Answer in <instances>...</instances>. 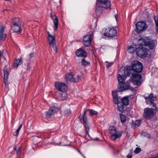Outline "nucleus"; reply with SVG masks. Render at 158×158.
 Here are the masks:
<instances>
[{
	"label": "nucleus",
	"instance_id": "obj_39",
	"mask_svg": "<svg viewBox=\"0 0 158 158\" xmlns=\"http://www.w3.org/2000/svg\"><path fill=\"white\" fill-rule=\"evenodd\" d=\"M142 135H143V136L148 138H150V135L149 134H148L146 132H144L142 133Z\"/></svg>",
	"mask_w": 158,
	"mask_h": 158
},
{
	"label": "nucleus",
	"instance_id": "obj_7",
	"mask_svg": "<svg viewBox=\"0 0 158 158\" xmlns=\"http://www.w3.org/2000/svg\"><path fill=\"white\" fill-rule=\"evenodd\" d=\"M59 110V108L57 106V104H54L50 106L48 110L45 113V116L48 119L50 118L51 116L54 115Z\"/></svg>",
	"mask_w": 158,
	"mask_h": 158
},
{
	"label": "nucleus",
	"instance_id": "obj_43",
	"mask_svg": "<svg viewBox=\"0 0 158 158\" xmlns=\"http://www.w3.org/2000/svg\"><path fill=\"white\" fill-rule=\"evenodd\" d=\"M47 32L48 34V36H52V35L50 34L49 31H47Z\"/></svg>",
	"mask_w": 158,
	"mask_h": 158
},
{
	"label": "nucleus",
	"instance_id": "obj_29",
	"mask_svg": "<svg viewBox=\"0 0 158 158\" xmlns=\"http://www.w3.org/2000/svg\"><path fill=\"white\" fill-rule=\"evenodd\" d=\"M66 91L61 92L59 94V96L61 97L62 100H66L67 98Z\"/></svg>",
	"mask_w": 158,
	"mask_h": 158
},
{
	"label": "nucleus",
	"instance_id": "obj_26",
	"mask_svg": "<svg viewBox=\"0 0 158 158\" xmlns=\"http://www.w3.org/2000/svg\"><path fill=\"white\" fill-rule=\"evenodd\" d=\"M4 82L5 85H6V83L7 82V79L8 78L9 73L6 69H4Z\"/></svg>",
	"mask_w": 158,
	"mask_h": 158
},
{
	"label": "nucleus",
	"instance_id": "obj_38",
	"mask_svg": "<svg viewBox=\"0 0 158 158\" xmlns=\"http://www.w3.org/2000/svg\"><path fill=\"white\" fill-rule=\"evenodd\" d=\"M22 148V146H20L18 150L16 151V154L17 155V156H18L20 154L21 151V149Z\"/></svg>",
	"mask_w": 158,
	"mask_h": 158
},
{
	"label": "nucleus",
	"instance_id": "obj_17",
	"mask_svg": "<svg viewBox=\"0 0 158 158\" xmlns=\"http://www.w3.org/2000/svg\"><path fill=\"white\" fill-rule=\"evenodd\" d=\"M143 41L144 46H148L150 49L152 50L153 49L154 47L156 46L157 44L156 41H153L150 42L147 41L144 39H143Z\"/></svg>",
	"mask_w": 158,
	"mask_h": 158
},
{
	"label": "nucleus",
	"instance_id": "obj_10",
	"mask_svg": "<svg viewBox=\"0 0 158 158\" xmlns=\"http://www.w3.org/2000/svg\"><path fill=\"white\" fill-rule=\"evenodd\" d=\"M134 73H140L143 69V66L142 64L137 60L132 61L131 64Z\"/></svg>",
	"mask_w": 158,
	"mask_h": 158
},
{
	"label": "nucleus",
	"instance_id": "obj_30",
	"mask_svg": "<svg viewBox=\"0 0 158 158\" xmlns=\"http://www.w3.org/2000/svg\"><path fill=\"white\" fill-rule=\"evenodd\" d=\"M120 116L121 123H124L126 121V116L124 114L121 113L120 114Z\"/></svg>",
	"mask_w": 158,
	"mask_h": 158
},
{
	"label": "nucleus",
	"instance_id": "obj_11",
	"mask_svg": "<svg viewBox=\"0 0 158 158\" xmlns=\"http://www.w3.org/2000/svg\"><path fill=\"white\" fill-rule=\"evenodd\" d=\"M135 31L137 33H140L145 31L147 28L148 26L144 21H139L135 25Z\"/></svg>",
	"mask_w": 158,
	"mask_h": 158
},
{
	"label": "nucleus",
	"instance_id": "obj_19",
	"mask_svg": "<svg viewBox=\"0 0 158 158\" xmlns=\"http://www.w3.org/2000/svg\"><path fill=\"white\" fill-rule=\"evenodd\" d=\"M145 98L146 101H149L150 103V105L156 107V103L154 102V101L156 99V97H154L152 93H151L148 97H145Z\"/></svg>",
	"mask_w": 158,
	"mask_h": 158
},
{
	"label": "nucleus",
	"instance_id": "obj_37",
	"mask_svg": "<svg viewBox=\"0 0 158 158\" xmlns=\"http://www.w3.org/2000/svg\"><path fill=\"white\" fill-rule=\"evenodd\" d=\"M141 151V148L139 147L136 148L135 150H134V152L135 154H138Z\"/></svg>",
	"mask_w": 158,
	"mask_h": 158
},
{
	"label": "nucleus",
	"instance_id": "obj_1",
	"mask_svg": "<svg viewBox=\"0 0 158 158\" xmlns=\"http://www.w3.org/2000/svg\"><path fill=\"white\" fill-rule=\"evenodd\" d=\"M112 95L113 102L115 104L117 105L118 110L122 113H123L126 110L125 109V107L129 105V97L133 96L131 95L126 96L120 99V97H118V91L114 92L113 91H112Z\"/></svg>",
	"mask_w": 158,
	"mask_h": 158
},
{
	"label": "nucleus",
	"instance_id": "obj_16",
	"mask_svg": "<svg viewBox=\"0 0 158 158\" xmlns=\"http://www.w3.org/2000/svg\"><path fill=\"white\" fill-rule=\"evenodd\" d=\"M124 72L125 75L127 77L131 76L134 73L131 65H127L124 69Z\"/></svg>",
	"mask_w": 158,
	"mask_h": 158
},
{
	"label": "nucleus",
	"instance_id": "obj_44",
	"mask_svg": "<svg viewBox=\"0 0 158 158\" xmlns=\"http://www.w3.org/2000/svg\"><path fill=\"white\" fill-rule=\"evenodd\" d=\"M17 149V146L16 145H15L14 146V148H13V150L15 151Z\"/></svg>",
	"mask_w": 158,
	"mask_h": 158
},
{
	"label": "nucleus",
	"instance_id": "obj_5",
	"mask_svg": "<svg viewBox=\"0 0 158 158\" xmlns=\"http://www.w3.org/2000/svg\"><path fill=\"white\" fill-rule=\"evenodd\" d=\"M109 133L111 134L110 137L113 141H115L118 138H120L123 134L121 131H118L117 133L116 129L114 126L109 127Z\"/></svg>",
	"mask_w": 158,
	"mask_h": 158
},
{
	"label": "nucleus",
	"instance_id": "obj_4",
	"mask_svg": "<svg viewBox=\"0 0 158 158\" xmlns=\"http://www.w3.org/2000/svg\"><path fill=\"white\" fill-rule=\"evenodd\" d=\"M87 112V110H84L82 118L81 115L78 117V118L80 119L81 123L83 124L85 127V135L82 136L84 138L87 136L90 137L89 133V131L90 126L86 116Z\"/></svg>",
	"mask_w": 158,
	"mask_h": 158
},
{
	"label": "nucleus",
	"instance_id": "obj_9",
	"mask_svg": "<svg viewBox=\"0 0 158 158\" xmlns=\"http://www.w3.org/2000/svg\"><path fill=\"white\" fill-rule=\"evenodd\" d=\"M148 50L144 48L143 44L136 48V54L141 58H145L148 55Z\"/></svg>",
	"mask_w": 158,
	"mask_h": 158
},
{
	"label": "nucleus",
	"instance_id": "obj_51",
	"mask_svg": "<svg viewBox=\"0 0 158 158\" xmlns=\"http://www.w3.org/2000/svg\"><path fill=\"white\" fill-rule=\"evenodd\" d=\"M157 137L158 138V135H157Z\"/></svg>",
	"mask_w": 158,
	"mask_h": 158
},
{
	"label": "nucleus",
	"instance_id": "obj_6",
	"mask_svg": "<svg viewBox=\"0 0 158 158\" xmlns=\"http://www.w3.org/2000/svg\"><path fill=\"white\" fill-rule=\"evenodd\" d=\"M102 34L106 37L112 38L117 35V31L114 27L105 28L102 30Z\"/></svg>",
	"mask_w": 158,
	"mask_h": 158
},
{
	"label": "nucleus",
	"instance_id": "obj_41",
	"mask_svg": "<svg viewBox=\"0 0 158 158\" xmlns=\"http://www.w3.org/2000/svg\"><path fill=\"white\" fill-rule=\"evenodd\" d=\"M105 63H107V64L106 65V67L107 68H109L111 66H112L113 65V62H110H110H109L107 61H106L105 62Z\"/></svg>",
	"mask_w": 158,
	"mask_h": 158
},
{
	"label": "nucleus",
	"instance_id": "obj_15",
	"mask_svg": "<svg viewBox=\"0 0 158 158\" xmlns=\"http://www.w3.org/2000/svg\"><path fill=\"white\" fill-rule=\"evenodd\" d=\"M55 86L60 91H66L68 88L67 85L64 83L56 82L55 83Z\"/></svg>",
	"mask_w": 158,
	"mask_h": 158
},
{
	"label": "nucleus",
	"instance_id": "obj_49",
	"mask_svg": "<svg viewBox=\"0 0 158 158\" xmlns=\"http://www.w3.org/2000/svg\"><path fill=\"white\" fill-rule=\"evenodd\" d=\"M78 152H79L80 154H81V152H80V151H78Z\"/></svg>",
	"mask_w": 158,
	"mask_h": 158
},
{
	"label": "nucleus",
	"instance_id": "obj_45",
	"mask_svg": "<svg viewBox=\"0 0 158 158\" xmlns=\"http://www.w3.org/2000/svg\"><path fill=\"white\" fill-rule=\"evenodd\" d=\"M115 18L116 20L117 21V18H118V16H117V15H115Z\"/></svg>",
	"mask_w": 158,
	"mask_h": 158
},
{
	"label": "nucleus",
	"instance_id": "obj_40",
	"mask_svg": "<svg viewBox=\"0 0 158 158\" xmlns=\"http://www.w3.org/2000/svg\"><path fill=\"white\" fill-rule=\"evenodd\" d=\"M62 143L61 142H60L59 143H50V144H54L55 145H62V146H69V145H66V144H61Z\"/></svg>",
	"mask_w": 158,
	"mask_h": 158
},
{
	"label": "nucleus",
	"instance_id": "obj_22",
	"mask_svg": "<svg viewBox=\"0 0 158 158\" xmlns=\"http://www.w3.org/2000/svg\"><path fill=\"white\" fill-rule=\"evenodd\" d=\"M50 17L52 20L53 21L54 23V26L55 27L54 30L55 31L57 30L58 29V20L56 16L55 15H52L51 13Z\"/></svg>",
	"mask_w": 158,
	"mask_h": 158
},
{
	"label": "nucleus",
	"instance_id": "obj_8",
	"mask_svg": "<svg viewBox=\"0 0 158 158\" xmlns=\"http://www.w3.org/2000/svg\"><path fill=\"white\" fill-rule=\"evenodd\" d=\"M138 73H134L131 78L132 82L138 86L141 85L142 81V76Z\"/></svg>",
	"mask_w": 158,
	"mask_h": 158
},
{
	"label": "nucleus",
	"instance_id": "obj_34",
	"mask_svg": "<svg viewBox=\"0 0 158 158\" xmlns=\"http://www.w3.org/2000/svg\"><path fill=\"white\" fill-rule=\"evenodd\" d=\"M22 124H21L17 130L13 133V134L14 136H17L18 135L19 131L22 127Z\"/></svg>",
	"mask_w": 158,
	"mask_h": 158
},
{
	"label": "nucleus",
	"instance_id": "obj_13",
	"mask_svg": "<svg viewBox=\"0 0 158 158\" xmlns=\"http://www.w3.org/2000/svg\"><path fill=\"white\" fill-rule=\"evenodd\" d=\"M48 40L49 45V47H51L52 46L54 52L56 53L57 48L56 44L55 36L52 35L51 36H48Z\"/></svg>",
	"mask_w": 158,
	"mask_h": 158
},
{
	"label": "nucleus",
	"instance_id": "obj_36",
	"mask_svg": "<svg viewBox=\"0 0 158 158\" xmlns=\"http://www.w3.org/2000/svg\"><path fill=\"white\" fill-rule=\"evenodd\" d=\"M133 151L132 149H131L130 151V152L127 155V158H132V154H133Z\"/></svg>",
	"mask_w": 158,
	"mask_h": 158
},
{
	"label": "nucleus",
	"instance_id": "obj_47",
	"mask_svg": "<svg viewBox=\"0 0 158 158\" xmlns=\"http://www.w3.org/2000/svg\"><path fill=\"white\" fill-rule=\"evenodd\" d=\"M110 147L111 148H112L113 150H115V148H114V147L113 146H110Z\"/></svg>",
	"mask_w": 158,
	"mask_h": 158
},
{
	"label": "nucleus",
	"instance_id": "obj_42",
	"mask_svg": "<svg viewBox=\"0 0 158 158\" xmlns=\"http://www.w3.org/2000/svg\"><path fill=\"white\" fill-rule=\"evenodd\" d=\"M34 56V53L32 52L30 54L28 55L29 57L30 58V59L32 57H33Z\"/></svg>",
	"mask_w": 158,
	"mask_h": 158
},
{
	"label": "nucleus",
	"instance_id": "obj_14",
	"mask_svg": "<svg viewBox=\"0 0 158 158\" xmlns=\"http://www.w3.org/2000/svg\"><path fill=\"white\" fill-rule=\"evenodd\" d=\"M94 34V32L92 31L91 33H89L84 37L83 43L85 46L89 47L91 45L92 40V36Z\"/></svg>",
	"mask_w": 158,
	"mask_h": 158
},
{
	"label": "nucleus",
	"instance_id": "obj_24",
	"mask_svg": "<svg viewBox=\"0 0 158 158\" xmlns=\"http://www.w3.org/2000/svg\"><path fill=\"white\" fill-rule=\"evenodd\" d=\"M22 63V58L15 59L14 61V66L17 68L19 65L21 64Z\"/></svg>",
	"mask_w": 158,
	"mask_h": 158
},
{
	"label": "nucleus",
	"instance_id": "obj_2",
	"mask_svg": "<svg viewBox=\"0 0 158 158\" xmlns=\"http://www.w3.org/2000/svg\"><path fill=\"white\" fill-rule=\"evenodd\" d=\"M126 76L125 75H121L118 74V85L117 90L118 92H122L126 90L130 89L132 91L134 90V88L131 87L130 84L128 82H124L125 80Z\"/></svg>",
	"mask_w": 158,
	"mask_h": 158
},
{
	"label": "nucleus",
	"instance_id": "obj_35",
	"mask_svg": "<svg viewBox=\"0 0 158 158\" xmlns=\"http://www.w3.org/2000/svg\"><path fill=\"white\" fill-rule=\"evenodd\" d=\"M73 74H68L65 76V79L66 80L69 81H72L73 78Z\"/></svg>",
	"mask_w": 158,
	"mask_h": 158
},
{
	"label": "nucleus",
	"instance_id": "obj_27",
	"mask_svg": "<svg viewBox=\"0 0 158 158\" xmlns=\"http://www.w3.org/2000/svg\"><path fill=\"white\" fill-rule=\"evenodd\" d=\"M141 124V121L140 120H136L135 121L132 120L131 126L132 127L135 128L136 126L139 127Z\"/></svg>",
	"mask_w": 158,
	"mask_h": 158
},
{
	"label": "nucleus",
	"instance_id": "obj_21",
	"mask_svg": "<svg viewBox=\"0 0 158 158\" xmlns=\"http://www.w3.org/2000/svg\"><path fill=\"white\" fill-rule=\"evenodd\" d=\"M21 24H18L12 25V29L13 30V32L15 33H20L22 31V29L21 27Z\"/></svg>",
	"mask_w": 158,
	"mask_h": 158
},
{
	"label": "nucleus",
	"instance_id": "obj_31",
	"mask_svg": "<svg viewBox=\"0 0 158 158\" xmlns=\"http://www.w3.org/2000/svg\"><path fill=\"white\" fill-rule=\"evenodd\" d=\"M81 64L82 66H86L89 65L90 64V63L89 62L86 61L85 59V58H84L81 60Z\"/></svg>",
	"mask_w": 158,
	"mask_h": 158
},
{
	"label": "nucleus",
	"instance_id": "obj_12",
	"mask_svg": "<svg viewBox=\"0 0 158 158\" xmlns=\"http://www.w3.org/2000/svg\"><path fill=\"white\" fill-rule=\"evenodd\" d=\"M153 109L152 108H146L144 109L143 113L144 118L147 120H150L154 116Z\"/></svg>",
	"mask_w": 158,
	"mask_h": 158
},
{
	"label": "nucleus",
	"instance_id": "obj_18",
	"mask_svg": "<svg viewBox=\"0 0 158 158\" xmlns=\"http://www.w3.org/2000/svg\"><path fill=\"white\" fill-rule=\"evenodd\" d=\"M76 55L78 57L86 58L87 56V54L85 51L82 48L77 49L75 52Z\"/></svg>",
	"mask_w": 158,
	"mask_h": 158
},
{
	"label": "nucleus",
	"instance_id": "obj_20",
	"mask_svg": "<svg viewBox=\"0 0 158 158\" xmlns=\"http://www.w3.org/2000/svg\"><path fill=\"white\" fill-rule=\"evenodd\" d=\"M84 74L81 72L79 74H73L72 82H77L79 80L83 78Z\"/></svg>",
	"mask_w": 158,
	"mask_h": 158
},
{
	"label": "nucleus",
	"instance_id": "obj_32",
	"mask_svg": "<svg viewBox=\"0 0 158 158\" xmlns=\"http://www.w3.org/2000/svg\"><path fill=\"white\" fill-rule=\"evenodd\" d=\"M87 111H89V115L91 116H92L94 115H97L98 114V112L93 110L90 109H87L86 110Z\"/></svg>",
	"mask_w": 158,
	"mask_h": 158
},
{
	"label": "nucleus",
	"instance_id": "obj_3",
	"mask_svg": "<svg viewBox=\"0 0 158 158\" xmlns=\"http://www.w3.org/2000/svg\"><path fill=\"white\" fill-rule=\"evenodd\" d=\"M95 12L96 14H101L106 9H111V1L110 0H96Z\"/></svg>",
	"mask_w": 158,
	"mask_h": 158
},
{
	"label": "nucleus",
	"instance_id": "obj_25",
	"mask_svg": "<svg viewBox=\"0 0 158 158\" xmlns=\"http://www.w3.org/2000/svg\"><path fill=\"white\" fill-rule=\"evenodd\" d=\"M136 45H131L129 46L127 48L128 52L130 53H132L135 51L136 52Z\"/></svg>",
	"mask_w": 158,
	"mask_h": 158
},
{
	"label": "nucleus",
	"instance_id": "obj_28",
	"mask_svg": "<svg viewBox=\"0 0 158 158\" xmlns=\"http://www.w3.org/2000/svg\"><path fill=\"white\" fill-rule=\"evenodd\" d=\"M12 25L18 24H21L20 19L19 18L15 17L13 18L12 20Z\"/></svg>",
	"mask_w": 158,
	"mask_h": 158
},
{
	"label": "nucleus",
	"instance_id": "obj_46",
	"mask_svg": "<svg viewBox=\"0 0 158 158\" xmlns=\"http://www.w3.org/2000/svg\"><path fill=\"white\" fill-rule=\"evenodd\" d=\"M155 110L157 111H158V107H157L156 106V107H155Z\"/></svg>",
	"mask_w": 158,
	"mask_h": 158
},
{
	"label": "nucleus",
	"instance_id": "obj_48",
	"mask_svg": "<svg viewBox=\"0 0 158 158\" xmlns=\"http://www.w3.org/2000/svg\"><path fill=\"white\" fill-rule=\"evenodd\" d=\"M3 54L2 52L0 53V57H1L2 55Z\"/></svg>",
	"mask_w": 158,
	"mask_h": 158
},
{
	"label": "nucleus",
	"instance_id": "obj_50",
	"mask_svg": "<svg viewBox=\"0 0 158 158\" xmlns=\"http://www.w3.org/2000/svg\"><path fill=\"white\" fill-rule=\"evenodd\" d=\"M5 1H10V0H5Z\"/></svg>",
	"mask_w": 158,
	"mask_h": 158
},
{
	"label": "nucleus",
	"instance_id": "obj_33",
	"mask_svg": "<svg viewBox=\"0 0 158 158\" xmlns=\"http://www.w3.org/2000/svg\"><path fill=\"white\" fill-rule=\"evenodd\" d=\"M154 20L156 25V31L157 33L158 32V16H154Z\"/></svg>",
	"mask_w": 158,
	"mask_h": 158
},
{
	"label": "nucleus",
	"instance_id": "obj_23",
	"mask_svg": "<svg viewBox=\"0 0 158 158\" xmlns=\"http://www.w3.org/2000/svg\"><path fill=\"white\" fill-rule=\"evenodd\" d=\"M4 28L0 26V42L2 40H4L7 37L6 34H4Z\"/></svg>",
	"mask_w": 158,
	"mask_h": 158
}]
</instances>
